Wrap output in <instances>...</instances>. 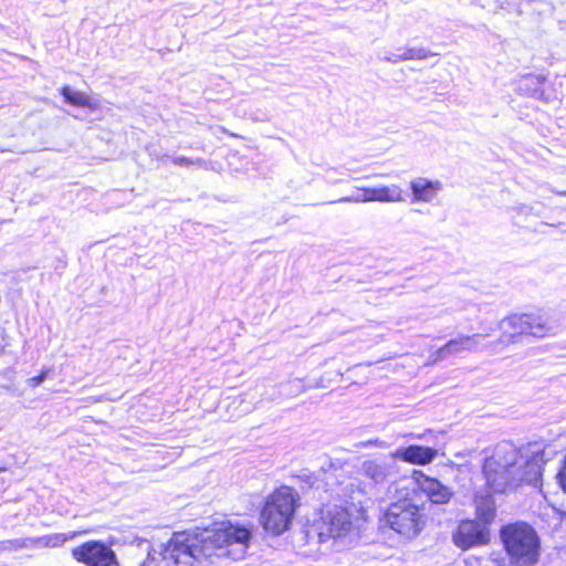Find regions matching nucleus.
I'll return each instance as SVG.
<instances>
[{
	"label": "nucleus",
	"mask_w": 566,
	"mask_h": 566,
	"mask_svg": "<svg viewBox=\"0 0 566 566\" xmlns=\"http://www.w3.org/2000/svg\"><path fill=\"white\" fill-rule=\"evenodd\" d=\"M430 433H431V431L429 430V431H427L424 433H421V434H410V437L421 440V439H426L427 434H430Z\"/></svg>",
	"instance_id": "nucleus-29"
},
{
	"label": "nucleus",
	"mask_w": 566,
	"mask_h": 566,
	"mask_svg": "<svg viewBox=\"0 0 566 566\" xmlns=\"http://www.w3.org/2000/svg\"><path fill=\"white\" fill-rule=\"evenodd\" d=\"M384 520L391 530L407 538L418 536L426 525L424 513L408 499L391 503Z\"/></svg>",
	"instance_id": "nucleus-6"
},
{
	"label": "nucleus",
	"mask_w": 566,
	"mask_h": 566,
	"mask_svg": "<svg viewBox=\"0 0 566 566\" xmlns=\"http://www.w3.org/2000/svg\"><path fill=\"white\" fill-rule=\"evenodd\" d=\"M497 327L502 332L500 342L503 344L517 343L524 335L543 338L558 332V326L539 313L512 314L500 321Z\"/></svg>",
	"instance_id": "nucleus-5"
},
{
	"label": "nucleus",
	"mask_w": 566,
	"mask_h": 566,
	"mask_svg": "<svg viewBox=\"0 0 566 566\" xmlns=\"http://www.w3.org/2000/svg\"><path fill=\"white\" fill-rule=\"evenodd\" d=\"M171 161L176 166H185V167H188L191 165L202 166L205 164V161L200 158L191 159V158H188L185 156H175L171 158Z\"/></svg>",
	"instance_id": "nucleus-21"
},
{
	"label": "nucleus",
	"mask_w": 566,
	"mask_h": 566,
	"mask_svg": "<svg viewBox=\"0 0 566 566\" xmlns=\"http://www.w3.org/2000/svg\"><path fill=\"white\" fill-rule=\"evenodd\" d=\"M419 489L433 504H447L453 496L452 490L440 481L426 476L420 471L413 472Z\"/></svg>",
	"instance_id": "nucleus-12"
},
{
	"label": "nucleus",
	"mask_w": 566,
	"mask_h": 566,
	"mask_svg": "<svg viewBox=\"0 0 566 566\" xmlns=\"http://www.w3.org/2000/svg\"><path fill=\"white\" fill-rule=\"evenodd\" d=\"M452 542L462 551L486 545L490 542V528L475 520H463L453 531Z\"/></svg>",
	"instance_id": "nucleus-10"
},
{
	"label": "nucleus",
	"mask_w": 566,
	"mask_h": 566,
	"mask_svg": "<svg viewBox=\"0 0 566 566\" xmlns=\"http://www.w3.org/2000/svg\"><path fill=\"white\" fill-rule=\"evenodd\" d=\"M61 94L67 103L74 106L87 107L92 111H96L99 107V104L90 95L81 91H74L69 85L62 86Z\"/></svg>",
	"instance_id": "nucleus-19"
},
{
	"label": "nucleus",
	"mask_w": 566,
	"mask_h": 566,
	"mask_svg": "<svg viewBox=\"0 0 566 566\" xmlns=\"http://www.w3.org/2000/svg\"><path fill=\"white\" fill-rule=\"evenodd\" d=\"M357 193L345 196L339 199L331 201V203H365L370 201H378L384 203H396L405 201L403 190L399 185H380L377 187H357Z\"/></svg>",
	"instance_id": "nucleus-8"
},
{
	"label": "nucleus",
	"mask_w": 566,
	"mask_h": 566,
	"mask_svg": "<svg viewBox=\"0 0 566 566\" xmlns=\"http://www.w3.org/2000/svg\"><path fill=\"white\" fill-rule=\"evenodd\" d=\"M382 60L395 64L405 61L402 49L395 53L384 55Z\"/></svg>",
	"instance_id": "nucleus-25"
},
{
	"label": "nucleus",
	"mask_w": 566,
	"mask_h": 566,
	"mask_svg": "<svg viewBox=\"0 0 566 566\" xmlns=\"http://www.w3.org/2000/svg\"><path fill=\"white\" fill-rule=\"evenodd\" d=\"M298 501L297 492L286 485L270 493L260 512V524L264 531L272 535L286 532L292 525Z\"/></svg>",
	"instance_id": "nucleus-3"
},
{
	"label": "nucleus",
	"mask_w": 566,
	"mask_h": 566,
	"mask_svg": "<svg viewBox=\"0 0 566 566\" xmlns=\"http://www.w3.org/2000/svg\"><path fill=\"white\" fill-rule=\"evenodd\" d=\"M24 538L0 542V551H19L24 548Z\"/></svg>",
	"instance_id": "nucleus-22"
},
{
	"label": "nucleus",
	"mask_w": 566,
	"mask_h": 566,
	"mask_svg": "<svg viewBox=\"0 0 566 566\" xmlns=\"http://www.w3.org/2000/svg\"><path fill=\"white\" fill-rule=\"evenodd\" d=\"M501 539L514 566H534L541 556V542L527 523L507 524L501 530Z\"/></svg>",
	"instance_id": "nucleus-4"
},
{
	"label": "nucleus",
	"mask_w": 566,
	"mask_h": 566,
	"mask_svg": "<svg viewBox=\"0 0 566 566\" xmlns=\"http://www.w3.org/2000/svg\"><path fill=\"white\" fill-rule=\"evenodd\" d=\"M412 202H432L442 190L443 185L440 180H432L424 177L413 178L410 184Z\"/></svg>",
	"instance_id": "nucleus-13"
},
{
	"label": "nucleus",
	"mask_w": 566,
	"mask_h": 566,
	"mask_svg": "<svg viewBox=\"0 0 566 566\" xmlns=\"http://www.w3.org/2000/svg\"><path fill=\"white\" fill-rule=\"evenodd\" d=\"M558 195L566 196V191L558 192Z\"/></svg>",
	"instance_id": "nucleus-32"
},
{
	"label": "nucleus",
	"mask_w": 566,
	"mask_h": 566,
	"mask_svg": "<svg viewBox=\"0 0 566 566\" xmlns=\"http://www.w3.org/2000/svg\"><path fill=\"white\" fill-rule=\"evenodd\" d=\"M544 464L541 446L528 444L521 449L513 443H499L483 464L488 485L494 492H505L525 482L535 484L539 481Z\"/></svg>",
	"instance_id": "nucleus-2"
},
{
	"label": "nucleus",
	"mask_w": 566,
	"mask_h": 566,
	"mask_svg": "<svg viewBox=\"0 0 566 566\" xmlns=\"http://www.w3.org/2000/svg\"><path fill=\"white\" fill-rule=\"evenodd\" d=\"M357 448H370V447H376V448H380V449H384V448H387V444L385 441L382 440H379V439H370V440H367V441H361L359 443L356 444Z\"/></svg>",
	"instance_id": "nucleus-24"
},
{
	"label": "nucleus",
	"mask_w": 566,
	"mask_h": 566,
	"mask_svg": "<svg viewBox=\"0 0 566 566\" xmlns=\"http://www.w3.org/2000/svg\"><path fill=\"white\" fill-rule=\"evenodd\" d=\"M316 527L321 542L340 539L354 531L353 515L347 507L327 505L321 511Z\"/></svg>",
	"instance_id": "nucleus-7"
},
{
	"label": "nucleus",
	"mask_w": 566,
	"mask_h": 566,
	"mask_svg": "<svg viewBox=\"0 0 566 566\" xmlns=\"http://www.w3.org/2000/svg\"><path fill=\"white\" fill-rule=\"evenodd\" d=\"M2 352H3V348L0 347V353H2Z\"/></svg>",
	"instance_id": "nucleus-33"
},
{
	"label": "nucleus",
	"mask_w": 566,
	"mask_h": 566,
	"mask_svg": "<svg viewBox=\"0 0 566 566\" xmlns=\"http://www.w3.org/2000/svg\"><path fill=\"white\" fill-rule=\"evenodd\" d=\"M559 485L562 486L563 491L566 492V461L562 470L559 471L557 475Z\"/></svg>",
	"instance_id": "nucleus-27"
},
{
	"label": "nucleus",
	"mask_w": 566,
	"mask_h": 566,
	"mask_svg": "<svg viewBox=\"0 0 566 566\" xmlns=\"http://www.w3.org/2000/svg\"><path fill=\"white\" fill-rule=\"evenodd\" d=\"M291 385H296L300 392L306 391V387L301 384L300 379H295V380L291 381Z\"/></svg>",
	"instance_id": "nucleus-28"
},
{
	"label": "nucleus",
	"mask_w": 566,
	"mask_h": 566,
	"mask_svg": "<svg viewBox=\"0 0 566 566\" xmlns=\"http://www.w3.org/2000/svg\"><path fill=\"white\" fill-rule=\"evenodd\" d=\"M72 557L86 566H115L117 556L113 548L102 541H87L72 548Z\"/></svg>",
	"instance_id": "nucleus-9"
},
{
	"label": "nucleus",
	"mask_w": 566,
	"mask_h": 566,
	"mask_svg": "<svg viewBox=\"0 0 566 566\" xmlns=\"http://www.w3.org/2000/svg\"><path fill=\"white\" fill-rule=\"evenodd\" d=\"M45 378H46V371H43L39 376L30 378L28 380V382L32 387H38L44 381Z\"/></svg>",
	"instance_id": "nucleus-26"
},
{
	"label": "nucleus",
	"mask_w": 566,
	"mask_h": 566,
	"mask_svg": "<svg viewBox=\"0 0 566 566\" xmlns=\"http://www.w3.org/2000/svg\"><path fill=\"white\" fill-rule=\"evenodd\" d=\"M476 522L490 526L495 517V503L490 495H479L475 497Z\"/></svg>",
	"instance_id": "nucleus-18"
},
{
	"label": "nucleus",
	"mask_w": 566,
	"mask_h": 566,
	"mask_svg": "<svg viewBox=\"0 0 566 566\" xmlns=\"http://www.w3.org/2000/svg\"><path fill=\"white\" fill-rule=\"evenodd\" d=\"M77 532L69 533H52L42 536L24 538V548H59L62 547L67 541L73 539Z\"/></svg>",
	"instance_id": "nucleus-16"
},
{
	"label": "nucleus",
	"mask_w": 566,
	"mask_h": 566,
	"mask_svg": "<svg viewBox=\"0 0 566 566\" xmlns=\"http://www.w3.org/2000/svg\"><path fill=\"white\" fill-rule=\"evenodd\" d=\"M359 473L369 481L366 484L373 490L388 481L391 474V465L384 458L367 459L361 462Z\"/></svg>",
	"instance_id": "nucleus-11"
},
{
	"label": "nucleus",
	"mask_w": 566,
	"mask_h": 566,
	"mask_svg": "<svg viewBox=\"0 0 566 566\" xmlns=\"http://www.w3.org/2000/svg\"><path fill=\"white\" fill-rule=\"evenodd\" d=\"M312 387L313 388H325V385H323L321 381H316Z\"/></svg>",
	"instance_id": "nucleus-31"
},
{
	"label": "nucleus",
	"mask_w": 566,
	"mask_h": 566,
	"mask_svg": "<svg viewBox=\"0 0 566 566\" xmlns=\"http://www.w3.org/2000/svg\"><path fill=\"white\" fill-rule=\"evenodd\" d=\"M251 541V527L227 521L214 527L175 533L160 551L148 542L129 546L115 566H209L224 557L242 559Z\"/></svg>",
	"instance_id": "nucleus-1"
},
{
	"label": "nucleus",
	"mask_w": 566,
	"mask_h": 566,
	"mask_svg": "<svg viewBox=\"0 0 566 566\" xmlns=\"http://www.w3.org/2000/svg\"><path fill=\"white\" fill-rule=\"evenodd\" d=\"M405 61L408 60H424L432 55H434L432 52H430L426 48H407L402 49Z\"/></svg>",
	"instance_id": "nucleus-20"
},
{
	"label": "nucleus",
	"mask_w": 566,
	"mask_h": 566,
	"mask_svg": "<svg viewBox=\"0 0 566 566\" xmlns=\"http://www.w3.org/2000/svg\"><path fill=\"white\" fill-rule=\"evenodd\" d=\"M370 492L371 490L367 484L359 480L350 481L343 489L344 497L349 501L353 506L356 507L359 505V510Z\"/></svg>",
	"instance_id": "nucleus-17"
},
{
	"label": "nucleus",
	"mask_w": 566,
	"mask_h": 566,
	"mask_svg": "<svg viewBox=\"0 0 566 566\" xmlns=\"http://www.w3.org/2000/svg\"><path fill=\"white\" fill-rule=\"evenodd\" d=\"M447 358H449V356L447 353H444V346H441L430 353L427 365H434Z\"/></svg>",
	"instance_id": "nucleus-23"
},
{
	"label": "nucleus",
	"mask_w": 566,
	"mask_h": 566,
	"mask_svg": "<svg viewBox=\"0 0 566 566\" xmlns=\"http://www.w3.org/2000/svg\"><path fill=\"white\" fill-rule=\"evenodd\" d=\"M525 81L531 83H538V78L533 76L525 77Z\"/></svg>",
	"instance_id": "nucleus-30"
},
{
	"label": "nucleus",
	"mask_w": 566,
	"mask_h": 566,
	"mask_svg": "<svg viewBox=\"0 0 566 566\" xmlns=\"http://www.w3.org/2000/svg\"><path fill=\"white\" fill-rule=\"evenodd\" d=\"M490 333L485 334H473V335H461L457 338L450 339L446 343L444 353L448 354L449 357L457 356L465 352H476L481 342L489 336Z\"/></svg>",
	"instance_id": "nucleus-15"
},
{
	"label": "nucleus",
	"mask_w": 566,
	"mask_h": 566,
	"mask_svg": "<svg viewBox=\"0 0 566 566\" xmlns=\"http://www.w3.org/2000/svg\"><path fill=\"white\" fill-rule=\"evenodd\" d=\"M437 455V449L416 444L399 448L395 451V453H392L394 458L400 459L415 465L429 464L436 459Z\"/></svg>",
	"instance_id": "nucleus-14"
}]
</instances>
